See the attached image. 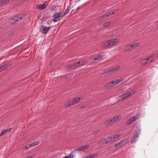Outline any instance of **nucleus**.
Segmentation results:
<instances>
[{
    "instance_id": "obj_1",
    "label": "nucleus",
    "mask_w": 158,
    "mask_h": 158,
    "mask_svg": "<svg viewBox=\"0 0 158 158\" xmlns=\"http://www.w3.org/2000/svg\"><path fill=\"white\" fill-rule=\"evenodd\" d=\"M118 41V40L117 39L108 40L103 43V47H108L116 45L117 44Z\"/></svg>"
},
{
    "instance_id": "obj_2",
    "label": "nucleus",
    "mask_w": 158,
    "mask_h": 158,
    "mask_svg": "<svg viewBox=\"0 0 158 158\" xmlns=\"http://www.w3.org/2000/svg\"><path fill=\"white\" fill-rule=\"evenodd\" d=\"M61 15L62 13L61 11L54 14L53 15L54 17L52 19V20L54 22L58 21L61 19Z\"/></svg>"
},
{
    "instance_id": "obj_3",
    "label": "nucleus",
    "mask_w": 158,
    "mask_h": 158,
    "mask_svg": "<svg viewBox=\"0 0 158 158\" xmlns=\"http://www.w3.org/2000/svg\"><path fill=\"white\" fill-rule=\"evenodd\" d=\"M118 69V66L114 68H112L109 69L105 71L104 74H111Z\"/></svg>"
},
{
    "instance_id": "obj_4",
    "label": "nucleus",
    "mask_w": 158,
    "mask_h": 158,
    "mask_svg": "<svg viewBox=\"0 0 158 158\" xmlns=\"http://www.w3.org/2000/svg\"><path fill=\"white\" fill-rule=\"evenodd\" d=\"M135 92L134 91H131L130 92H128L123 94L121 96V97L122 98V99H126L132 95Z\"/></svg>"
},
{
    "instance_id": "obj_5",
    "label": "nucleus",
    "mask_w": 158,
    "mask_h": 158,
    "mask_svg": "<svg viewBox=\"0 0 158 158\" xmlns=\"http://www.w3.org/2000/svg\"><path fill=\"white\" fill-rule=\"evenodd\" d=\"M118 138V134H114L108 137L110 142L116 141Z\"/></svg>"
},
{
    "instance_id": "obj_6",
    "label": "nucleus",
    "mask_w": 158,
    "mask_h": 158,
    "mask_svg": "<svg viewBox=\"0 0 158 158\" xmlns=\"http://www.w3.org/2000/svg\"><path fill=\"white\" fill-rule=\"evenodd\" d=\"M139 114H137L135 116H133L131 118H130L127 122V125H130L131 124L132 122H134V121L137 120V119L139 118Z\"/></svg>"
},
{
    "instance_id": "obj_7",
    "label": "nucleus",
    "mask_w": 158,
    "mask_h": 158,
    "mask_svg": "<svg viewBox=\"0 0 158 158\" xmlns=\"http://www.w3.org/2000/svg\"><path fill=\"white\" fill-rule=\"evenodd\" d=\"M48 2H45L42 4H39L37 6V8L39 10H43L45 8L47 5Z\"/></svg>"
},
{
    "instance_id": "obj_8",
    "label": "nucleus",
    "mask_w": 158,
    "mask_h": 158,
    "mask_svg": "<svg viewBox=\"0 0 158 158\" xmlns=\"http://www.w3.org/2000/svg\"><path fill=\"white\" fill-rule=\"evenodd\" d=\"M11 64H9V63L6 64L3 66H2L0 67V72L6 70L7 68L8 67L10 66Z\"/></svg>"
},
{
    "instance_id": "obj_9",
    "label": "nucleus",
    "mask_w": 158,
    "mask_h": 158,
    "mask_svg": "<svg viewBox=\"0 0 158 158\" xmlns=\"http://www.w3.org/2000/svg\"><path fill=\"white\" fill-rule=\"evenodd\" d=\"M41 27L43 28L41 31V32L44 34L47 33L48 31L50 29V27H45L43 26H41Z\"/></svg>"
},
{
    "instance_id": "obj_10",
    "label": "nucleus",
    "mask_w": 158,
    "mask_h": 158,
    "mask_svg": "<svg viewBox=\"0 0 158 158\" xmlns=\"http://www.w3.org/2000/svg\"><path fill=\"white\" fill-rule=\"evenodd\" d=\"M89 147L88 145H86L85 146H83L81 147H80L79 148L75 150L76 151H83L85 150L88 148Z\"/></svg>"
},
{
    "instance_id": "obj_11",
    "label": "nucleus",
    "mask_w": 158,
    "mask_h": 158,
    "mask_svg": "<svg viewBox=\"0 0 158 158\" xmlns=\"http://www.w3.org/2000/svg\"><path fill=\"white\" fill-rule=\"evenodd\" d=\"M129 143L128 140L127 139H125L119 142V145L123 146Z\"/></svg>"
},
{
    "instance_id": "obj_12",
    "label": "nucleus",
    "mask_w": 158,
    "mask_h": 158,
    "mask_svg": "<svg viewBox=\"0 0 158 158\" xmlns=\"http://www.w3.org/2000/svg\"><path fill=\"white\" fill-rule=\"evenodd\" d=\"M110 142L108 137L101 139L99 143L102 144H106Z\"/></svg>"
},
{
    "instance_id": "obj_13",
    "label": "nucleus",
    "mask_w": 158,
    "mask_h": 158,
    "mask_svg": "<svg viewBox=\"0 0 158 158\" xmlns=\"http://www.w3.org/2000/svg\"><path fill=\"white\" fill-rule=\"evenodd\" d=\"M80 99H73L72 101H70L67 104V105L70 106L75 104L76 102L79 101Z\"/></svg>"
},
{
    "instance_id": "obj_14",
    "label": "nucleus",
    "mask_w": 158,
    "mask_h": 158,
    "mask_svg": "<svg viewBox=\"0 0 158 158\" xmlns=\"http://www.w3.org/2000/svg\"><path fill=\"white\" fill-rule=\"evenodd\" d=\"M157 55L155 54L152 56H149L148 59L149 62L154 60L155 59L157 58Z\"/></svg>"
},
{
    "instance_id": "obj_15",
    "label": "nucleus",
    "mask_w": 158,
    "mask_h": 158,
    "mask_svg": "<svg viewBox=\"0 0 158 158\" xmlns=\"http://www.w3.org/2000/svg\"><path fill=\"white\" fill-rule=\"evenodd\" d=\"M23 18L22 16V15H18L17 17H16L14 18L12 20L15 21L14 22H16L19 21L22 19H23Z\"/></svg>"
},
{
    "instance_id": "obj_16",
    "label": "nucleus",
    "mask_w": 158,
    "mask_h": 158,
    "mask_svg": "<svg viewBox=\"0 0 158 158\" xmlns=\"http://www.w3.org/2000/svg\"><path fill=\"white\" fill-rule=\"evenodd\" d=\"M39 143L38 142H35L34 143H32L30 144H29L28 145H27V146L25 147V149H27L31 147L36 145L39 144Z\"/></svg>"
},
{
    "instance_id": "obj_17",
    "label": "nucleus",
    "mask_w": 158,
    "mask_h": 158,
    "mask_svg": "<svg viewBox=\"0 0 158 158\" xmlns=\"http://www.w3.org/2000/svg\"><path fill=\"white\" fill-rule=\"evenodd\" d=\"M116 10H114L112 11H110L109 12L105 14L106 18L109 17L115 13Z\"/></svg>"
},
{
    "instance_id": "obj_18",
    "label": "nucleus",
    "mask_w": 158,
    "mask_h": 158,
    "mask_svg": "<svg viewBox=\"0 0 158 158\" xmlns=\"http://www.w3.org/2000/svg\"><path fill=\"white\" fill-rule=\"evenodd\" d=\"M141 130L139 128H137L136 129V133L134 134L133 136L134 138H138V134L141 133Z\"/></svg>"
},
{
    "instance_id": "obj_19",
    "label": "nucleus",
    "mask_w": 158,
    "mask_h": 158,
    "mask_svg": "<svg viewBox=\"0 0 158 158\" xmlns=\"http://www.w3.org/2000/svg\"><path fill=\"white\" fill-rule=\"evenodd\" d=\"M105 87L108 89H111L113 87L111 82H109L106 84L105 85Z\"/></svg>"
},
{
    "instance_id": "obj_20",
    "label": "nucleus",
    "mask_w": 158,
    "mask_h": 158,
    "mask_svg": "<svg viewBox=\"0 0 158 158\" xmlns=\"http://www.w3.org/2000/svg\"><path fill=\"white\" fill-rule=\"evenodd\" d=\"M105 56V55H100L97 56V57L95 58L94 59V60H101L104 58V57Z\"/></svg>"
},
{
    "instance_id": "obj_21",
    "label": "nucleus",
    "mask_w": 158,
    "mask_h": 158,
    "mask_svg": "<svg viewBox=\"0 0 158 158\" xmlns=\"http://www.w3.org/2000/svg\"><path fill=\"white\" fill-rule=\"evenodd\" d=\"M11 130V129L10 128L8 129H5L2 131L0 134V137L4 135L6 132L10 131Z\"/></svg>"
},
{
    "instance_id": "obj_22",
    "label": "nucleus",
    "mask_w": 158,
    "mask_h": 158,
    "mask_svg": "<svg viewBox=\"0 0 158 158\" xmlns=\"http://www.w3.org/2000/svg\"><path fill=\"white\" fill-rule=\"evenodd\" d=\"M98 155V154L97 153H94L83 158H94L97 156Z\"/></svg>"
},
{
    "instance_id": "obj_23",
    "label": "nucleus",
    "mask_w": 158,
    "mask_h": 158,
    "mask_svg": "<svg viewBox=\"0 0 158 158\" xmlns=\"http://www.w3.org/2000/svg\"><path fill=\"white\" fill-rule=\"evenodd\" d=\"M113 124L112 122L111 121V119H109L106 121L104 123V125L106 126H110Z\"/></svg>"
},
{
    "instance_id": "obj_24",
    "label": "nucleus",
    "mask_w": 158,
    "mask_h": 158,
    "mask_svg": "<svg viewBox=\"0 0 158 158\" xmlns=\"http://www.w3.org/2000/svg\"><path fill=\"white\" fill-rule=\"evenodd\" d=\"M118 118V115L115 116L111 119V121L113 123L117 121Z\"/></svg>"
},
{
    "instance_id": "obj_25",
    "label": "nucleus",
    "mask_w": 158,
    "mask_h": 158,
    "mask_svg": "<svg viewBox=\"0 0 158 158\" xmlns=\"http://www.w3.org/2000/svg\"><path fill=\"white\" fill-rule=\"evenodd\" d=\"M149 63V61H148V59H144L141 62V64L142 65H144L146 63Z\"/></svg>"
},
{
    "instance_id": "obj_26",
    "label": "nucleus",
    "mask_w": 158,
    "mask_h": 158,
    "mask_svg": "<svg viewBox=\"0 0 158 158\" xmlns=\"http://www.w3.org/2000/svg\"><path fill=\"white\" fill-rule=\"evenodd\" d=\"M111 83L113 85V87L115 86L118 83V79L112 81Z\"/></svg>"
},
{
    "instance_id": "obj_27",
    "label": "nucleus",
    "mask_w": 158,
    "mask_h": 158,
    "mask_svg": "<svg viewBox=\"0 0 158 158\" xmlns=\"http://www.w3.org/2000/svg\"><path fill=\"white\" fill-rule=\"evenodd\" d=\"M139 43H134L131 45V47L132 48V49H134L135 48L138 46H139Z\"/></svg>"
},
{
    "instance_id": "obj_28",
    "label": "nucleus",
    "mask_w": 158,
    "mask_h": 158,
    "mask_svg": "<svg viewBox=\"0 0 158 158\" xmlns=\"http://www.w3.org/2000/svg\"><path fill=\"white\" fill-rule=\"evenodd\" d=\"M105 18H106V17L105 16V15H102V16H101L98 17L97 18V19L98 20L100 21V20H102V19H105Z\"/></svg>"
},
{
    "instance_id": "obj_29",
    "label": "nucleus",
    "mask_w": 158,
    "mask_h": 158,
    "mask_svg": "<svg viewBox=\"0 0 158 158\" xmlns=\"http://www.w3.org/2000/svg\"><path fill=\"white\" fill-rule=\"evenodd\" d=\"M112 22H108L104 23L103 26L104 27H106L109 26H110Z\"/></svg>"
},
{
    "instance_id": "obj_30",
    "label": "nucleus",
    "mask_w": 158,
    "mask_h": 158,
    "mask_svg": "<svg viewBox=\"0 0 158 158\" xmlns=\"http://www.w3.org/2000/svg\"><path fill=\"white\" fill-rule=\"evenodd\" d=\"M81 64V62L80 61H78L77 63H75L73 64H72L71 67H73L76 66H79V64Z\"/></svg>"
},
{
    "instance_id": "obj_31",
    "label": "nucleus",
    "mask_w": 158,
    "mask_h": 158,
    "mask_svg": "<svg viewBox=\"0 0 158 158\" xmlns=\"http://www.w3.org/2000/svg\"><path fill=\"white\" fill-rule=\"evenodd\" d=\"M132 48L131 47V45H127L126 48V50H131L132 49Z\"/></svg>"
},
{
    "instance_id": "obj_32",
    "label": "nucleus",
    "mask_w": 158,
    "mask_h": 158,
    "mask_svg": "<svg viewBox=\"0 0 158 158\" xmlns=\"http://www.w3.org/2000/svg\"><path fill=\"white\" fill-rule=\"evenodd\" d=\"M67 156L68 157V158H73L75 156L73 155V153H71L68 156Z\"/></svg>"
},
{
    "instance_id": "obj_33",
    "label": "nucleus",
    "mask_w": 158,
    "mask_h": 158,
    "mask_svg": "<svg viewBox=\"0 0 158 158\" xmlns=\"http://www.w3.org/2000/svg\"><path fill=\"white\" fill-rule=\"evenodd\" d=\"M70 8V7H69L68 6L67 9L65 11L64 15L67 14L69 12Z\"/></svg>"
},
{
    "instance_id": "obj_34",
    "label": "nucleus",
    "mask_w": 158,
    "mask_h": 158,
    "mask_svg": "<svg viewBox=\"0 0 158 158\" xmlns=\"http://www.w3.org/2000/svg\"><path fill=\"white\" fill-rule=\"evenodd\" d=\"M99 132V131L98 130H96L93 131V134L94 135H97V134Z\"/></svg>"
},
{
    "instance_id": "obj_35",
    "label": "nucleus",
    "mask_w": 158,
    "mask_h": 158,
    "mask_svg": "<svg viewBox=\"0 0 158 158\" xmlns=\"http://www.w3.org/2000/svg\"><path fill=\"white\" fill-rule=\"evenodd\" d=\"M121 82H125V81L124 80L123 78H121L120 79H119V83Z\"/></svg>"
},
{
    "instance_id": "obj_36",
    "label": "nucleus",
    "mask_w": 158,
    "mask_h": 158,
    "mask_svg": "<svg viewBox=\"0 0 158 158\" xmlns=\"http://www.w3.org/2000/svg\"><path fill=\"white\" fill-rule=\"evenodd\" d=\"M34 156V155H30L28 156L26 158H32Z\"/></svg>"
},
{
    "instance_id": "obj_37",
    "label": "nucleus",
    "mask_w": 158,
    "mask_h": 158,
    "mask_svg": "<svg viewBox=\"0 0 158 158\" xmlns=\"http://www.w3.org/2000/svg\"><path fill=\"white\" fill-rule=\"evenodd\" d=\"M118 146V143H117L115 144V147H117Z\"/></svg>"
},
{
    "instance_id": "obj_38",
    "label": "nucleus",
    "mask_w": 158,
    "mask_h": 158,
    "mask_svg": "<svg viewBox=\"0 0 158 158\" xmlns=\"http://www.w3.org/2000/svg\"><path fill=\"white\" fill-rule=\"evenodd\" d=\"M123 89L121 90H120V89H119V92H123L124 91V89L123 88H122Z\"/></svg>"
},
{
    "instance_id": "obj_39",
    "label": "nucleus",
    "mask_w": 158,
    "mask_h": 158,
    "mask_svg": "<svg viewBox=\"0 0 158 158\" xmlns=\"http://www.w3.org/2000/svg\"><path fill=\"white\" fill-rule=\"evenodd\" d=\"M65 15H64H64H61V17H64V16H65Z\"/></svg>"
},
{
    "instance_id": "obj_40",
    "label": "nucleus",
    "mask_w": 158,
    "mask_h": 158,
    "mask_svg": "<svg viewBox=\"0 0 158 158\" xmlns=\"http://www.w3.org/2000/svg\"><path fill=\"white\" fill-rule=\"evenodd\" d=\"M81 97H79L78 98H76V99H81Z\"/></svg>"
},
{
    "instance_id": "obj_41",
    "label": "nucleus",
    "mask_w": 158,
    "mask_h": 158,
    "mask_svg": "<svg viewBox=\"0 0 158 158\" xmlns=\"http://www.w3.org/2000/svg\"><path fill=\"white\" fill-rule=\"evenodd\" d=\"M84 63L83 62H82L81 65L84 64Z\"/></svg>"
},
{
    "instance_id": "obj_42",
    "label": "nucleus",
    "mask_w": 158,
    "mask_h": 158,
    "mask_svg": "<svg viewBox=\"0 0 158 158\" xmlns=\"http://www.w3.org/2000/svg\"><path fill=\"white\" fill-rule=\"evenodd\" d=\"M64 157L65 158H68V157L67 156H64Z\"/></svg>"
},
{
    "instance_id": "obj_43",
    "label": "nucleus",
    "mask_w": 158,
    "mask_h": 158,
    "mask_svg": "<svg viewBox=\"0 0 158 158\" xmlns=\"http://www.w3.org/2000/svg\"><path fill=\"white\" fill-rule=\"evenodd\" d=\"M132 142H134V141H133V140L132 141Z\"/></svg>"
},
{
    "instance_id": "obj_44",
    "label": "nucleus",
    "mask_w": 158,
    "mask_h": 158,
    "mask_svg": "<svg viewBox=\"0 0 158 158\" xmlns=\"http://www.w3.org/2000/svg\"><path fill=\"white\" fill-rule=\"evenodd\" d=\"M62 158H65L64 157H63Z\"/></svg>"
}]
</instances>
